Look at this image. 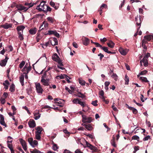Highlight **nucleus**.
<instances>
[{"instance_id": "62", "label": "nucleus", "mask_w": 153, "mask_h": 153, "mask_svg": "<svg viewBox=\"0 0 153 153\" xmlns=\"http://www.w3.org/2000/svg\"><path fill=\"white\" fill-rule=\"evenodd\" d=\"M53 34L57 37H59V34L55 31H54Z\"/></svg>"}, {"instance_id": "44", "label": "nucleus", "mask_w": 153, "mask_h": 153, "mask_svg": "<svg viewBox=\"0 0 153 153\" xmlns=\"http://www.w3.org/2000/svg\"><path fill=\"white\" fill-rule=\"evenodd\" d=\"M81 100L80 99H75L73 100V102L75 104L79 103V101Z\"/></svg>"}, {"instance_id": "4", "label": "nucleus", "mask_w": 153, "mask_h": 153, "mask_svg": "<svg viewBox=\"0 0 153 153\" xmlns=\"http://www.w3.org/2000/svg\"><path fill=\"white\" fill-rule=\"evenodd\" d=\"M82 121L83 123H90L92 121V118L88 117L85 115H82Z\"/></svg>"}, {"instance_id": "26", "label": "nucleus", "mask_w": 153, "mask_h": 153, "mask_svg": "<svg viewBox=\"0 0 153 153\" xmlns=\"http://www.w3.org/2000/svg\"><path fill=\"white\" fill-rule=\"evenodd\" d=\"M82 125L84 126L85 127V128L88 130H91L92 129V127L90 124L86 125L85 124H82Z\"/></svg>"}, {"instance_id": "49", "label": "nucleus", "mask_w": 153, "mask_h": 153, "mask_svg": "<svg viewBox=\"0 0 153 153\" xmlns=\"http://www.w3.org/2000/svg\"><path fill=\"white\" fill-rule=\"evenodd\" d=\"M97 101L96 100L94 101H93L91 103L94 106H96L98 104L97 103Z\"/></svg>"}, {"instance_id": "25", "label": "nucleus", "mask_w": 153, "mask_h": 153, "mask_svg": "<svg viewBox=\"0 0 153 153\" xmlns=\"http://www.w3.org/2000/svg\"><path fill=\"white\" fill-rule=\"evenodd\" d=\"M36 131L35 133H39V134H41L43 129L41 127L38 126L36 127Z\"/></svg>"}, {"instance_id": "59", "label": "nucleus", "mask_w": 153, "mask_h": 153, "mask_svg": "<svg viewBox=\"0 0 153 153\" xmlns=\"http://www.w3.org/2000/svg\"><path fill=\"white\" fill-rule=\"evenodd\" d=\"M94 44L95 45L96 47H99L100 48H101L102 47V46L99 44L98 43L96 42V43H94Z\"/></svg>"}, {"instance_id": "20", "label": "nucleus", "mask_w": 153, "mask_h": 153, "mask_svg": "<svg viewBox=\"0 0 153 153\" xmlns=\"http://www.w3.org/2000/svg\"><path fill=\"white\" fill-rule=\"evenodd\" d=\"M82 42L83 45L86 46L88 45L90 42L89 39L86 37L82 39Z\"/></svg>"}, {"instance_id": "51", "label": "nucleus", "mask_w": 153, "mask_h": 153, "mask_svg": "<svg viewBox=\"0 0 153 153\" xmlns=\"http://www.w3.org/2000/svg\"><path fill=\"white\" fill-rule=\"evenodd\" d=\"M145 42V40L144 39L143 40L142 45V47H143V48L144 49H146L147 48V47L146 46V45H145V44H144Z\"/></svg>"}, {"instance_id": "53", "label": "nucleus", "mask_w": 153, "mask_h": 153, "mask_svg": "<svg viewBox=\"0 0 153 153\" xmlns=\"http://www.w3.org/2000/svg\"><path fill=\"white\" fill-rule=\"evenodd\" d=\"M0 101L1 103L2 104H4L5 103L6 101L5 99L2 97L1 98Z\"/></svg>"}, {"instance_id": "54", "label": "nucleus", "mask_w": 153, "mask_h": 153, "mask_svg": "<svg viewBox=\"0 0 153 153\" xmlns=\"http://www.w3.org/2000/svg\"><path fill=\"white\" fill-rule=\"evenodd\" d=\"M78 104H80L81 106H82L83 107H84L85 106V103L81 101L80 100L79 101Z\"/></svg>"}, {"instance_id": "63", "label": "nucleus", "mask_w": 153, "mask_h": 153, "mask_svg": "<svg viewBox=\"0 0 153 153\" xmlns=\"http://www.w3.org/2000/svg\"><path fill=\"white\" fill-rule=\"evenodd\" d=\"M75 153H83L80 149H77L75 152Z\"/></svg>"}, {"instance_id": "38", "label": "nucleus", "mask_w": 153, "mask_h": 153, "mask_svg": "<svg viewBox=\"0 0 153 153\" xmlns=\"http://www.w3.org/2000/svg\"><path fill=\"white\" fill-rule=\"evenodd\" d=\"M15 90V85L12 84L10 86L9 90L11 92H13Z\"/></svg>"}, {"instance_id": "40", "label": "nucleus", "mask_w": 153, "mask_h": 153, "mask_svg": "<svg viewBox=\"0 0 153 153\" xmlns=\"http://www.w3.org/2000/svg\"><path fill=\"white\" fill-rule=\"evenodd\" d=\"M36 138L38 140H40L41 139V134L35 133Z\"/></svg>"}, {"instance_id": "9", "label": "nucleus", "mask_w": 153, "mask_h": 153, "mask_svg": "<svg viewBox=\"0 0 153 153\" xmlns=\"http://www.w3.org/2000/svg\"><path fill=\"white\" fill-rule=\"evenodd\" d=\"M129 51L128 49H124L123 48H120L119 49V51L121 54L123 56L126 55Z\"/></svg>"}, {"instance_id": "16", "label": "nucleus", "mask_w": 153, "mask_h": 153, "mask_svg": "<svg viewBox=\"0 0 153 153\" xmlns=\"http://www.w3.org/2000/svg\"><path fill=\"white\" fill-rule=\"evenodd\" d=\"M25 27L23 25H19L17 27L16 30L18 33L21 32L23 33V30L25 28Z\"/></svg>"}, {"instance_id": "50", "label": "nucleus", "mask_w": 153, "mask_h": 153, "mask_svg": "<svg viewBox=\"0 0 153 153\" xmlns=\"http://www.w3.org/2000/svg\"><path fill=\"white\" fill-rule=\"evenodd\" d=\"M150 139V136L149 135L143 138V141H147Z\"/></svg>"}, {"instance_id": "11", "label": "nucleus", "mask_w": 153, "mask_h": 153, "mask_svg": "<svg viewBox=\"0 0 153 153\" xmlns=\"http://www.w3.org/2000/svg\"><path fill=\"white\" fill-rule=\"evenodd\" d=\"M31 69V67L30 66L27 67L26 65L22 69V71L24 72V74H27L30 71Z\"/></svg>"}, {"instance_id": "14", "label": "nucleus", "mask_w": 153, "mask_h": 153, "mask_svg": "<svg viewBox=\"0 0 153 153\" xmlns=\"http://www.w3.org/2000/svg\"><path fill=\"white\" fill-rule=\"evenodd\" d=\"M12 25L11 23H6L4 24L1 25V27L5 29H8L10 28H12Z\"/></svg>"}, {"instance_id": "56", "label": "nucleus", "mask_w": 153, "mask_h": 153, "mask_svg": "<svg viewBox=\"0 0 153 153\" xmlns=\"http://www.w3.org/2000/svg\"><path fill=\"white\" fill-rule=\"evenodd\" d=\"M12 137H11L10 136H8V141H7V143H11L12 142Z\"/></svg>"}, {"instance_id": "45", "label": "nucleus", "mask_w": 153, "mask_h": 153, "mask_svg": "<svg viewBox=\"0 0 153 153\" xmlns=\"http://www.w3.org/2000/svg\"><path fill=\"white\" fill-rule=\"evenodd\" d=\"M25 62L24 61H22L19 65V67L20 68H22L24 65H25Z\"/></svg>"}, {"instance_id": "12", "label": "nucleus", "mask_w": 153, "mask_h": 153, "mask_svg": "<svg viewBox=\"0 0 153 153\" xmlns=\"http://www.w3.org/2000/svg\"><path fill=\"white\" fill-rule=\"evenodd\" d=\"M28 124L30 127L33 128L36 126L35 122L33 120H30L28 122Z\"/></svg>"}, {"instance_id": "10", "label": "nucleus", "mask_w": 153, "mask_h": 153, "mask_svg": "<svg viewBox=\"0 0 153 153\" xmlns=\"http://www.w3.org/2000/svg\"><path fill=\"white\" fill-rule=\"evenodd\" d=\"M16 7L17 10L19 11H23L24 12L27 11L25 7L23 6L22 4H19L16 6Z\"/></svg>"}, {"instance_id": "41", "label": "nucleus", "mask_w": 153, "mask_h": 153, "mask_svg": "<svg viewBox=\"0 0 153 153\" xmlns=\"http://www.w3.org/2000/svg\"><path fill=\"white\" fill-rule=\"evenodd\" d=\"M136 22V25L138 26H140L137 29V31H138L139 30L140 28V26L141 24L140 19V21H137Z\"/></svg>"}, {"instance_id": "2", "label": "nucleus", "mask_w": 153, "mask_h": 153, "mask_svg": "<svg viewBox=\"0 0 153 153\" xmlns=\"http://www.w3.org/2000/svg\"><path fill=\"white\" fill-rule=\"evenodd\" d=\"M47 7V5L45 4L44 2H41L40 4L37 6L36 9L40 11H43L44 12L46 11V7Z\"/></svg>"}, {"instance_id": "8", "label": "nucleus", "mask_w": 153, "mask_h": 153, "mask_svg": "<svg viewBox=\"0 0 153 153\" xmlns=\"http://www.w3.org/2000/svg\"><path fill=\"white\" fill-rule=\"evenodd\" d=\"M36 4V3L29 2H25L24 4V5L26 6L25 7L26 8V10L27 11L30 8L32 7L34 4Z\"/></svg>"}, {"instance_id": "18", "label": "nucleus", "mask_w": 153, "mask_h": 153, "mask_svg": "<svg viewBox=\"0 0 153 153\" xmlns=\"http://www.w3.org/2000/svg\"><path fill=\"white\" fill-rule=\"evenodd\" d=\"M57 104V105L59 106L60 107H62L63 106L65 103V100H63L60 99L58 102H55Z\"/></svg>"}, {"instance_id": "37", "label": "nucleus", "mask_w": 153, "mask_h": 153, "mask_svg": "<svg viewBox=\"0 0 153 153\" xmlns=\"http://www.w3.org/2000/svg\"><path fill=\"white\" fill-rule=\"evenodd\" d=\"M66 75L61 74L59 76H57L56 77V78L58 79H62L65 78V76H66Z\"/></svg>"}, {"instance_id": "57", "label": "nucleus", "mask_w": 153, "mask_h": 153, "mask_svg": "<svg viewBox=\"0 0 153 153\" xmlns=\"http://www.w3.org/2000/svg\"><path fill=\"white\" fill-rule=\"evenodd\" d=\"M114 138H113V140H111V144L112 145L114 146V147H116V145L115 144L114 141Z\"/></svg>"}, {"instance_id": "6", "label": "nucleus", "mask_w": 153, "mask_h": 153, "mask_svg": "<svg viewBox=\"0 0 153 153\" xmlns=\"http://www.w3.org/2000/svg\"><path fill=\"white\" fill-rule=\"evenodd\" d=\"M142 63H143V65L145 67H147L148 65V60L147 56H145L143 59L140 61V65L141 66L143 65Z\"/></svg>"}, {"instance_id": "55", "label": "nucleus", "mask_w": 153, "mask_h": 153, "mask_svg": "<svg viewBox=\"0 0 153 153\" xmlns=\"http://www.w3.org/2000/svg\"><path fill=\"white\" fill-rule=\"evenodd\" d=\"M79 82L81 85H85V82L84 81L79 80Z\"/></svg>"}, {"instance_id": "29", "label": "nucleus", "mask_w": 153, "mask_h": 153, "mask_svg": "<svg viewBox=\"0 0 153 153\" xmlns=\"http://www.w3.org/2000/svg\"><path fill=\"white\" fill-rule=\"evenodd\" d=\"M59 148V146H58L56 144L54 143L53 144V146H52V149L55 151H57V150Z\"/></svg>"}, {"instance_id": "52", "label": "nucleus", "mask_w": 153, "mask_h": 153, "mask_svg": "<svg viewBox=\"0 0 153 153\" xmlns=\"http://www.w3.org/2000/svg\"><path fill=\"white\" fill-rule=\"evenodd\" d=\"M7 48H8V49H7V50L8 51H13V48L12 46H8Z\"/></svg>"}, {"instance_id": "33", "label": "nucleus", "mask_w": 153, "mask_h": 153, "mask_svg": "<svg viewBox=\"0 0 153 153\" xmlns=\"http://www.w3.org/2000/svg\"><path fill=\"white\" fill-rule=\"evenodd\" d=\"M107 44L109 47L111 48H113L114 45V44L112 41H110Z\"/></svg>"}, {"instance_id": "30", "label": "nucleus", "mask_w": 153, "mask_h": 153, "mask_svg": "<svg viewBox=\"0 0 153 153\" xmlns=\"http://www.w3.org/2000/svg\"><path fill=\"white\" fill-rule=\"evenodd\" d=\"M140 79L143 82H149L147 78L145 77L141 76L140 77Z\"/></svg>"}, {"instance_id": "13", "label": "nucleus", "mask_w": 153, "mask_h": 153, "mask_svg": "<svg viewBox=\"0 0 153 153\" xmlns=\"http://www.w3.org/2000/svg\"><path fill=\"white\" fill-rule=\"evenodd\" d=\"M41 82L45 86H48L49 85V79H45L43 78H42Z\"/></svg>"}, {"instance_id": "23", "label": "nucleus", "mask_w": 153, "mask_h": 153, "mask_svg": "<svg viewBox=\"0 0 153 153\" xmlns=\"http://www.w3.org/2000/svg\"><path fill=\"white\" fill-rule=\"evenodd\" d=\"M8 59V58L6 57L4 59L1 61L0 63V65L1 66H5L6 64V63L7 62V61Z\"/></svg>"}, {"instance_id": "60", "label": "nucleus", "mask_w": 153, "mask_h": 153, "mask_svg": "<svg viewBox=\"0 0 153 153\" xmlns=\"http://www.w3.org/2000/svg\"><path fill=\"white\" fill-rule=\"evenodd\" d=\"M46 11L45 12H46L47 11H51V9L47 5V7H46Z\"/></svg>"}, {"instance_id": "15", "label": "nucleus", "mask_w": 153, "mask_h": 153, "mask_svg": "<svg viewBox=\"0 0 153 153\" xmlns=\"http://www.w3.org/2000/svg\"><path fill=\"white\" fill-rule=\"evenodd\" d=\"M48 27V24L45 22H44L43 23L42 25L39 27V30H41L44 29L46 30Z\"/></svg>"}, {"instance_id": "61", "label": "nucleus", "mask_w": 153, "mask_h": 153, "mask_svg": "<svg viewBox=\"0 0 153 153\" xmlns=\"http://www.w3.org/2000/svg\"><path fill=\"white\" fill-rule=\"evenodd\" d=\"M134 151L133 152L134 153H135L137 151V150H138L139 149V146H134Z\"/></svg>"}, {"instance_id": "5", "label": "nucleus", "mask_w": 153, "mask_h": 153, "mask_svg": "<svg viewBox=\"0 0 153 153\" xmlns=\"http://www.w3.org/2000/svg\"><path fill=\"white\" fill-rule=\"evenodd\" d=\"M86 146L87 147L90 149L92 151V152H98V149L96 147L92 145L87 141H86Z\"/></svg>"}, {"instance_id": "43", "label": "nucleus", "mask_w": 153, "mask_h": 153, "mask_svg": "<svg viewBox=\"0 0 153 153\" xmlns=\"http://www.w3.org/2000/svg\"><path fill=\"white\" fill-rule=\"evenodd\" d=\"M30 152L31 153H43L36 149H35L33 150L30 151Z\"/></svg>"}, {"instance_id": "32", "label": "nucleus", "mask_w": 153, "mask_h": 153, "mask_svg": "<svg viewBox=\"0 0 153 153\" xmlns=\"http://www.w3.org/2000/svg\"><path fill=\"white\" fill-rule=\"evenodd\" d=\"M18 37L20 40H22L24 39V37L23 33H18Z\"/></svg>"}, {"instance_id": "19", "label": "nucleus", "mask_w": 153, "mask_h": 153, "mask_svg": "<svg viewBox=\"0 0 153 153\" xmlns=\"http://www.w3.org/2000/svg\"><path fill=\"white\" fill-rule=\"evenodd\" d=\"M20 142L22 145L23 149L25 151H26L27 150V145L25 142L23 140L21 139Z\"/></svg>"}, {"instance_id": "24", "label": "nucleus", "mask_w": 153, "mask_h": 153, "mask_svg": "<svg viewBox=\"0 0 153 153\" xmlns=\"http://www.w3.org/2000/svg\"><path fill=\"white\" fill-rule=\"evenodd\" d=\"M101 49L105 52L108 53H112L115 54V52H111L108 51V48L105 47H102Z\"/></svg>"}, {"instance_id": "58", "label": "nucleus", "mask_w": 153, "mask_h": 153, "mask_svg": "<svg viewBox=\"0 0 153 153\" xmlns=\"http://www.w3.org/2000/svg\"><path fill=\"white\" fill-rule=\"evenodd\" d=\"M54 31L52 30H48V33H46L47 35H51L53 34Z\"/></svg>"}, {"instance_id": "27", "label": "nucleus", "mask_w": 153, "mask_h": 153, "mask_svg": "<svg viewBox=\"0 0 153 153\" xmlns=\"http://www.w3.org/2000/svg\"><path fill=\"white\" fill-rule=\"evenodd\" d=\"M36 30L37 29L36 28H33L30 29L29 30V32L31 34L33 35L36 33Z\"/></svg>"}, {"instance_id": "36", "label": "nucleus", "mask_w": 153, "mask_h": 153, "mask_svg": "<svg viewBox=\"0 0 153 153\" xmlns=\"http://www.w3.org/2000/svg\"><path fill=\"white\" fill-rule=\"evenodd\" d=\"M125 84H128L129 81V78L127 75H126L125 76Z\"/></svg>"}, {"instance_id": "46", "label": "nucleus", "mask_w": 153, "mask_h": 153, "mask_svg": "<svg viewBox=\"0 0 153 153\" xmlns=\"http://www.w3.org/2000/svg\"><path fill=\"white\" fill-rule=\"evenodd\" d=\"M77 96L81 98H83L85 97V95L81 93H78L77 94Z\"/></svg>"}, {"instance_id": "28", "label": "nucleus", "mask_w": 153, "mask_h": 153, "mask_svg": "<svg viewBox=\"0 0 153 153\" xmlns=\"http://www.w3.org/2000/svg\"><path fill=\"white\" fill-rule=\"evenodd\" d=\"M24 76L23 75H21L19 77L20 82L22 86H23L24 85Z\"/></svg>"}, {"instance_id": "17", "label": "nucleus", "mask_w": 153, "mask_h": 153, "mask_svg": "<svg viewBox=\"0 0 153 153\" xmlns=\"http://www.w3.org/2000/svg\"><path fill=\"white\" fill-rule=\"evenodd\" d=\"M0 124L4 126L5 127H6V125L5 124V122L4 121V117L3 115L0 114Z\"/></svg>"}, {"instance_id": "42", "label": "nucleus", "mask_w": 153, "mask_h": 153, "mask_svg": "<svg viewBox=\"0 0 153 153\" xmlns=\"http://www.w3.org/2000/svg\"><path fill=\"white\" fill-rule=\"evenodd\" d=\"M111 76L115 81H117L118 79V77L117 74H115L113 73Z\"/></svg>"}, {"instance_id": "1", "label": "nucleus", "mask_w": 153, "mask_h": 153, "mask_svg": "<svg viewBox=\"0 0 153 153\" xmlns=\"http://www.w3.org/2000/svg\"><path fill=\"white\" fill-rule=\"evenodd\" d=\"M52 59L54 61L57 62L60 65H63L62 61L57 53H55L52 56Z\"/></svg>"}, {"instance_id": "47", "label": "nucleus", "mask_w": 153, "mask_h": 153, "mask_svg": "<svg viewBox=\"0 0 153 153\" xmlns=\"http://www.w3.org/2000/svg\"><path fill=\"white\" fill-rule=\"evenodd\" d=\"M107 7V5L106 4H102L100 7V10L101 11H102V9L103 7L106 8Z\"/></svg>"}, {"instance_id": "39", "label": "nucleus", "mask_w": 153, "mask_h": 153, "mask_svg": "<svg viewBox=\"0 0 153 153\" xmlns=\"http://www.w3.org/2000/svg\"><path fill=\"white\" fill-rule=\"evenodd\" d=\"M47 19L49 22L52 23H53L54 22V19L52 17H48L47 18Z\"/></svg>"}, {"instance_id": "64", "label": "nucleus", "mask_w": 153, "mask_h": 153, "mask_svg": "<svg viewBox=\"0 0 153 153\" xmlns=\"http://www.w3.org/2000/svg\"><path fill=\"white\" fill-rule=\"evenodd\" d=\"M63 153H72L70 151L66 149H65L64 150V152Z\"/></svg>"}, {"instance_id": "48", "label": "nucleus", "mask_w": 153, "mask_h": 153, "mask_svg": "<svg viewBox=\"0 0 153 153\" xmlns=\"http://www.w3.org/2000/svg\"><path fill=\"white\" fill-rule=\"evenodd\" d=\"M147 73V71L145 70L141 71L140 73V75H143L146 74Z\"/></svg>"}, {"instance_id": "22", "label": "nucleus", "mask_w": 153, "mask_h": 153, "mask_svg": "<svg viewBox=\"0 0 153 153\" xmlns=\"http://www.w3.org/2000/svg\"><path fill=\"white\" fill-rule=\"evenodd\" d=\"M50 5L51 6L54 7L55 9H57L59 7V4H55L54 2L52 1H51L50 2Z\"/></svg>"}, {"instance_id": "34", "label": "nucleus", "mask_w": 153, "mask_h": 153, "mask_svg": "<svg viewBox=\"0 0 153 153\" xmlns=\"http://www.w3.org/2000/svg\"><path fill=\"white\" fill-rule=\"evenodd\" d=\"M51 41L54 42V43H52V45H54L58 44V41L56 38L54 37L51 40Z\"/></svg>"}, {"instance_id": "7", "label": "nucleus", "mask_w": 153, "mask_h": 153, "mask_svg": "<svg viewBox=\"0 0 153 153\" xmlns=\"http://www.w3.org/2000/svg\"><path fill=\"white\" fill-rule=\"evenodd\" d=\"M28 141L30 144L33 147H35L38 144L37 141L36 140H33L32 138H29L28 139Z\"/></svg>"}, {"instance_id": "31", "label": "nucleus", "mask_w": 153, "mask_h": 153, "mask_svg": "<svg viewBox=\"0 0 153 153\" xmlns=\"http://www.w3.org/2000/svg\"><path fill=\"white\" fill-rule=\"evenodd\" d=\"M145 39H147L148 41H150L151 39H153V36L152 35H149L144 37Z\"/></svg>"}, {"instance_id": "21", "label": "nucleus", "mask_w": 153, "mask_h": 153, "mask_svg": "<svg viewBox=\"0 0 153 153\" xmlns=\"http://www.w3.org/2000/svg\"><path fill=\"white\" fill-rule=\"evenodd\" d=\"M41 114L38 111H36L34 113V119L35 120H37L40 117Z\"/></svg>"}, {"instance_id": "3", "label": "nucleus", "mask_w": 153, "mask_h": 153, "mask_svg": "<svg viewBox=\"0 0 153 153\" xmlns=\"http://www.w3.org/2000/svg\"><path fill=\"white\" fill-rule=\"evenodd\" d=\"M35 85L36 90L38 94H41L43 91V90L42 88V86L40 83H35Z\"/></svg>"}, {"instance_id": "35", "label": "nucleus", "mask_w": 153, "mask_h": 153, "mask_svg": "<svg viewBox=\"0 0 153 153\" xmlns=\"http://www.w3.org/2000/svg\"><path fill=\"white\" fill-rule=\"evenodd\" d=\"M139 137L137 135H134L131 137L132 140H136L138 142L139 141Z\"/></svg>"}]
</instances>
